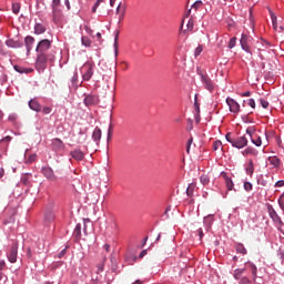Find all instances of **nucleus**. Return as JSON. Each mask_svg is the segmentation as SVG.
Here are the masks:
<instances>
[{
	"label": "nucleus",
	"instance_id": "f257e3e1",
	"mask_svg": "<svg viewBox=\"0 0 284 284\" xmlns=\"http://www.w3.org/2000/svg\"><path fill=\"white\" fill-rule=\"evenodd\" d=\"M55 59V55L53 54H48V53H38V57L36 59V69L39 72L45 71L48 67V62L51 61L53 62Z\"/></svg>",
	"mask_w": 284,
	"mask_h": 284
},
{
	"label": "nucleus",
	"instance_id": "f03ea898",
	"mask_svg": "<svg viewBox=\"0 0 284 284\" xmlns=\"http://www.w3.org/2000/svg\"><path fill=\"white\" fill-rule=\"evenodd\" d=\"M225 139L236 149H243L247 145V139L245 136L232 138V134L229 132L226 133Z\"/></svg>",
	"mask_w": 284,
	"mask_h": 284
},
{
	"label": "nucleus",
	"instance_id": "7ed1b4c3",
	"mask_svg": "<svg viewBox=\"0 0 284 284\" xmlns=\"http://www.w3.org/2000/svg\"><path fill=\"white\" fill-rule=\"evenodd\" d=\"M52 47V41L48 40V39H44V40H41L37 48H36V51L41 54V53H47Z\"/></svg>",
	"mask_w": 284,
	"mask_h": 284
},
{
	"label": "nucleus",
	"instance_id": "20e7f679",
	"mask_svg": "<svg viewBox=\"0 0 284 284\" xmlns=\"http://www.w3.org/2000/svg\"><path fill=\"white\" fill-rule=\"evenodd\" d=\"M226 104L229 106V110L231 113L237 115L239 113H241V104H239V102L232 98H226Z\"/></svg>",
	"mask_w": 284,
	"mask_h": 284
},
{
	"label": "nucleus",
	"instance_id": "39448f33",
	"mask_svg": "<svg viewBox=\"0 0 284 284\" xmlns=\"http://www.w3.org/2000/svg\"><path fill=\"white\" fill-rule=\"evenodd\" d=\"M81 72L83 81H90L91 77L93 75V65L91 63H85L82 67Z\"/></svg>",
	"mask_w": 284,
	"mask_h": 284
},
{
	"label": "nucleus",
	"instance_id": "423d86ee",
	"mask_svg": "<svg viewBox=\"0 0 284 284\" xmlns=\"http://www.w3.org/2000/svg\"><path fill=\"white\" fill-rule=\"evenodd\" d=\"M201 81L205 90L209 92H213L215 90V85L209 75L201 74Z\"/></svg>",
	"mask_w": 284,
	"mask_h": 284
},
{
	"label": "nucleus",
	"instance_id": "0eeeda50",
	"mask_svg": "<svg viewBox=\"0 0 284 284\" xmlns=\"http://www.w3.org/2000/svg\"><path fill=\"white\" fill-rule=\"evenodd\" d=\"M55 217H57V215H55V212L53 211V209L52 207L47 209L44 212V217H43L44 224L45 225L52 224L55 221Z\"/></svg>",
	"mask_w": 284,
	"mask_h": 284
},
{
	"label": "nucleus",
	"instance_id": "6e6552de",
	"mask_svg": "<svg viewBox=\"0 0 284 284\" xmlns=\"http://www.w3.org/2000/svg\"><path fill=\"white\" fill-rule=\"evenodd\" d=\"M18 250H19V244L18 243H14L10 248V252H9V255H8V261L11 264L17 263V261H18Z\"/></svg>",
	"mask_w": 284,
	"mask_h": 284
},
{
	"label": "nucleus",
	"instance_id": "1a4fd4ad",
	"mask_svg": "<svg viewBox=\"0 0 284 284\" xmlns=\"http://www.w3.org/2000/svg\"><path fill=\"white\" fill-rule=\"evenodd\" d=\"M270 216L277 224V229L282 232V226L284 225V223L273 209H270Z\"/></svg>",
	"mask_w": 284,
	"mask_h": 284
},
{
	"label": "nucleus",
	"instance_id": "9d476101",
	"mask_svg": "<svg viewBox=\"0 0 284 284\" xmlns=\"http://www.w3.org/2000/svg\"><path fill=\"white\" fill-rule=\"evenodd\" d=\"M250 41H251V37L246 36V34H242L240 43H241L242 49L245 50L246 52H251Z\"/></svg>",
	"mask_w": 284,
	"mask_h": 284
},
{
	"label": "nucleus",
	"instance_id": "9b49d317",
	"mask_svg": "<svg viewBox=\"0 0 284 284\" xmlns=\"http://www.w3.org/2000/svg\"><path fill=\"white\" fill-rule=\"evenodd\" d=\"M42 173L50 181H55L57 180V178L54 175V171H53V169H50V166H43L42 168Z\"/></svg>",
	"mask_w": 284,
	"mask_h": 284
},
{
	"label": "nucleus",
	"instance_id": "f8f14e48",
	"mask_svg": "<svg viewBox=\"0 0 284 284\" xmlns=\"http://www.w3.org/2000/svg\"><path fill=\"white\" fill-rule=\"evenodd\" d=\"M85 106H93L99 104V98L98 95H87L84 99Z\"/></svg>",
	"mask_w": 284,
	"mask_h": 284
},
{
	"label": "nucleus",
	"instance_id": "ddd939ff",
	"mask_svg": "<svg viewBox=\"0 0 284 284\" xmlns=\"http://www.w3.org/2000/svg\"><path fill=\"white\" fill-rule=\"evenodd\" d=\"M36 42V39L31 36H28L26 39H24V44H26V48H27V53L30 54L31 50L33 49V44Z\"/></svg>",
	"mask_w": 284,
	"mask_h": 284
},
{
	"label": "nucleus",
	"instance_id": "4468645a",
	"mask_svg": "<svg viewBox=\"0 0 284 284\" xmlns=\"http://www.w3.org/2000/svg\"><path fill=\"white\" fill-rule=\"evenodd\" d=\"M71 158H73L75 161H83L84 153L80 149H75L71 151Z\"/></svg>",
	"mask_w": 284,
	"mask_h": 284
},
{
	"label": "nucleus",
	"instance_id": "2eb2a0df",
	"mask_svg": "<svg viewBox=\"0 0 284 284\" xmlns=\"http://www.w3.org/2000/svg\"><path fill=\"white\" fill-rule=\"evenodd\" d=\"M13 69L19 73V74H31L33 72V69L31 68H24L22 65H14Z\"/></svg>",
	"mask_w": 284,
	"mask_h": 284
},
{
	"label": "nucleus",
	"instance_id": "dca6fc26",
	"mask_svg": "<svg viewBox=\"0 0 284 284\" xmlns=\"http://www.w3.org/2000/svg\"><path fill=\"white\" fill-rule=\"evenodd\" d=\"M244 268H246V271H251L252 277H253L254 280L257 277V268H256V266H255L253 263L247 262V263L245 264V267H244Z\"/></svg>",
	"mask_w": 284,
	"mask_h": 284
},
{
	"label": "nucleus",
	"instance_id": "f3484780",
	"mask_svg": "<svg viewBox=\"0 0 284 284\" xmlns=\"http://www.w3.org/2000/svg\"><path fill=\"white\" fill-rule=\"evenodd\" d=\"M47 32V27L43 23L34 24V34L40 36Z\"/></svg>",
	"mask_w": 284,
	"mask_h": 284
},
{
	"label": "nucleus",
	"instance_id": "a211bd4d",
	"mask_svg": "<svg viewBox=\"0 0 284 284\" xmlns=\"http://www.w3.org/2000/svg\"><path fill=\"white\" fill-rule=\"evenodd\" d=\"M29 108L34 112H41V104L37 100L29 101Z\"/></svg>",
	"mask_w": 284,
	"mask_h": 284
},
{
	"label": "nucleus",
	"instance_id": "6ab92c4d",
	"mask_svg": "<svg viewBox=\"0 0 284 284\" xmlns=\"http://www.w3.org/2000/svg\"><path fill=\"white\" fill-rule=\"evenodd\" d=\"M245 272H246V268H236L233 273V277L236 280V281H240L243 278V275H245Z\"/></svg>",
	"mask_w": 284,
	"mask_h": 284
},
{
	"label": "nucleus",
	"instance_id": "aec40b11",
	"mask_svg": "<svg viewBox=\"0 0 284 284\" xmlns=\"http://www.w3.org/2000/svg\"><path fill=\"white\" fill-rule=\"evenodd\" d=\"M223 178L225 180L227 191L234 190V182L232 181V179H230L226 173H223Z\"/></svg>",
	"mask_w": 284,
	"mask_h": 284
},
{
	"label": "nucleus",
	"instance_id": "412c9836",
	"mask_svg": "<svg viewBox=\"0 0 284 284\" xmlns=\"http://www.w3.org/2000/svg\"><path fill=\"white\" fill-rule=\"evenodd\" d=\"M246 133L252 138V143L256 146H261L262 145V139L260 136H257L256 139L253 138L252 135V130L248 128L246 129Z\"/></svg>",
	"mask_w": 284,
	"mask_h": 284
},
{
	"label": "nucleus",
	"instance_id": "4be33fe9",
	"mask_svg": "<svg viewBox=\"0 0 284 284\" xmlns=\"http://www.w3.org/2000/svg\"><path fill=\"white\" fill-rule=\"evenodd\" d=\"M6 45L9 48H21L23 44L20 41H14L10 39L6 41Z\"/></svg>",
	"mask_w": 284,
	"mask_h": 284
},
{
	"label": "nucleus",
	"instance_id": "5701e85b",
	"mask_svg": "<svg viewBox=\"0 0 284 284\" xmlns=\"http://www.w3.org/2000/svg\"><path fill=\"white\" fill-rule=\"evenodd\" d=\"M52 145H53L54 150H61V149H63V141H61V139H59V138L53 139Z\"/></svg>",
	"mask_w": 284,
	"mask_h": 284
},
{
	"label": "nucleus",
	"instance_id": "b1692460",
	"mask_svg": "<svg viewBox=\"0 0 284 284\" xmlns=\"http://www.w3.org/2000/svg\"><path fill=\"white\" fill-rule=\"evenodd\" d=\"M102 136V131L99 128H95V130L92 133V138L95 142H99L101 140Z\"/></svg>",
	"mask_w": 284,
	"mask_h": 284
},
{
	"label": "nucleus",
	"instance_id": "393cba45",
	"mask_svg": "<svg viewBox=\"0 0 284 284\" xmlns=\"http://www.w3.org/2000/svg\"><path fill=\"white\" fill-rule=\"evenodd\" d=\"M242 154H243L244 156H247V155H256L257 152H256V150H255L254 148L247 146L244 151H242Z\"/></svg>",
	"mask_w": 284,
	"mask_h": 284
},
{
	"label": "nucleus",
	"instance_id": "a878e982",
	"mask_svg": "<svg viewBox=\"0 0 284 284\" xmlns=\"http://www.w3.org/2000/svg\"><path fill=\"white\" fill-rule=\"evenodd\" d=\"M7 268V264L4 260H0V281L3 280L4 274L2 273Z\"/></svg>",
	"mask_w": 284,
	"mask_h": 284
},
{
	"label": "nucleus",
	"instance_id": "bb28decb",
	"mask_svg": "<svg viewBox=\"0 0 284 284\" xmlns=\"http://www.w3.org/2000/svg\"><path fill=\"white\" fill-rule=\"evenodd\" d=\"M268 162L275 168H278L280 165V160L277 156H270Z\"/></svg>",
	"mask_w": 284,
	"mask_h": 284
},
{
	"label": "nucleus",
	"instance_id": "cd10ccee",
	"mask_svg": "<svg viewBox=\"0 0 284 284\" xmlns=\"http://www.w3.org/2000/svg\"><path fill=\"white\" fill-rule=\"evenodd\" d=\"M235 250H236V252H239V254H243V255H245L246 254V248H245V246L243 245V244H237L236 246H235Z\"/></svg>",
	"mask_w": 284,
	"mask_h": 284
},
{
	"label": "nucleus",
	"instance_id": "c85d7f7f",
	"mask_svg": "<svg viewBox=\"0 0 284 284\" xmlns=\"http://www.w3.org/2000/svg\"><path fill=\"white\" fill-rule=\"evenodd\" d=\"M20 9H21L20 2H13V3H12V12H13L14 14H18V13L20 12Z\"/></svg>",
	"mask_w": 284,
	"mask_h": 284
},
{
	"label": "nucleus",
	"instance_id": "c756f323",
	"mask_svg": "<svg viewBox=\"0 0 284 284\" xmlns=\"http://www.w3.org/2000/svg\"><path fill=\"white\" fill-rule=\"evenodd\" d=\"M253 172H254V164H253L252 160H250L248 166L246 168V173H247V175L252 176Z\"/></svg>",
	"mask_w": 284,
	"mask_h": 284
},
{
	"label": "nucleus",
	"instance_id": "7c9ffc66",
	"mask_svg": "<svg viewBox=\"0 0 284 284\" xmlns=\"http://www.w3.org/2000/svg\"><path fill=\"white\" fill-rule=\"evenodd\" d=\"M119 34H120V32L116 31V32H115V39H114V49H115V55H116V57H118V54H119V44H118Z\"/></svg>",
	"mask_w": 284,
	"mask_h": 284
},
{
	"label": "nucleus",
	"instance_id": "2f4dec72",
	"mask_svg": "<svg viewBox=\"0 0 284 284\" xmlns=\"http://www.w3.org/2000/svg\"><path fill=\"white\" fill-rule=\"evenodd\" d=\"M61 6V0H52V10L53 12H57L58 9L60 8Z\"/></svg>",
	"mask_w": 284,
	"mask_h": 284
},
{
	"label": "nucleus",
	"instance_id": "473e14b6",
	"mask_svg": "<svg viewBox=\"0 0 284 284\" xmlns=\"http://www.w3.org/2000/svg\"><path fill=\"white\" fill-rule=\"evenodd\" d=\"M73 234L77 239H80V236H81V224H77V226L73 231Z\"/></svg>",
	"mask_w": 284,
	"mask_h": 284
},
{
	"label": "nucleus",
	"instance_id": "72a5a7b5",
	"mask_svg": "<svg viewBox=\"0 0 284 284\" xmlns=\"http://www.w3.org/2000/svg\"><path fill=\"white\" fill-rule=\"evenodd\" d=\"M222 146H223V143H222L221 140L214 141V143H213V150L214 151H217V150L222 149Z\"/></svg>",
	"mask_w": 284,
	"mask_h": 284
},
{
	"label": "nucleus",
	"instance_id": "f704fd0d",
	"mask_svg": "<svg viewBox=\"0 0 284 284\" xmlns=\"http://www.w3.org/2000/svg\"><path fill=\"white\" fill-rule=\"evenodd\" d=\"M203 2L202 0H196L195 3L192 4V9H194L195 11H197L200 8H202Z\"/></svg>",
	"mask_w": 284,
	"mask_h": 284
},
{
	"label": "nucleus",
	"instance_id": "c9c22d12",
	"mask_svg": "<svg viewBox=\"0 0 284 284\" xmlns=\"http://www.w3.org/2000/svg\"><path fill=\"white\" fill-rule=\"evenodd\" d=\"M81 43H82L84 47H90V45H91V40H90L88 37H82V38H81Z\"/></svg>",
	"mask_w": 284,
	"mask_h": 284
},
{
	"label": "nucleus",
	"instance_id": "e433bc0d",
	"mask_svg": "<svg viewBox=\"0 0 284 284\" xmlns=\"http://www.w3.org/2000/svg\"><path fill=\"white\" fill-rule=\"evenodd\" d=\"M195 190V185L190 184L186 189V195L192 196Z\"/></svg>",
	"mask_w": 284,
	"mask_h": 284
},
{
	"label": "nucleus",
	"instance_id": "4c0bfd02",
	"mask_svg": "<svg viewBox=\"0 0 284 284\" xmlns=\"http://www.w3.org/2000/svg\"><path fill=\"white\" fill-rule=\"evenodd\" d=\"M244 103H246L250 108L255 110L256 104H255L254 99H247V100L244 101Z\"/></svg>",
	"mask_w": 284,
	"mask_h": 284
},
{
	"label": "nucleus",
	"instance_id": "58836bf2",
	"mask_svg": "<svg viewBox=\"0 0 284 284\" xmlns=\"http://www.w3.org/2000/svg\"><path fill=\"white\" fill-rule=\"evenodd\" d=\"M200 182L203 184V185H207L210 183V178L207 175H202L200 178Z\"/></svg>",
	"mask_w": 284,
	"mask_h": 284
},
{
	"label": "nucleus",
	"instance_id": "ea45409f",
	"mask_svg": "<svg viewBox=\"0 0 284 284\" xmlns=\"http://www.w3.org/2000/svg\"><path fill=\"white\" fill-rule=\"evenodd\" d=\"M36 161H37V154L33 153V154H30V155L28 156V159L26 160V163H33V162H36Z\"/></svg>",
	"mask_w": 284,
	"mask_h": 284
},
{
	"label": "nucleus",
	"instance_id": "a19ab883",
	"mask_svg": "<svg viewBox=\"0 0 284 284\" xmlns=\"http://www.w3.org/2000/svg\"><path fill=\"white\" fill-rule=\"evenodd\" d=\"M116 12L120 13L121 18L123 19L125 14V8L120 4L116 9Z\"/></svg>",
	"mask_w": 284,
	"mask_h": 284
},
{
	"label": "nucleus",
	"instance_id": "79ce46f5",
	"mask_svg": "<svg viewBox=\"0 0 284 284\" xmlns=\"http://www.w3.org/2000/svg\"><path fill=\"white\" fill-rule=\"evenodd\" d=\"M106 261V257H104L103 262L98 264V274L102 273L104 271V263Z\"/></svg>",
	"mask_w": 284,
	"mask_h": 284
},
{
	"label": "nucleus",
	"instance_id": "37998d69",
	"mask_svg": "<svg viewBox=\"0 0 284 284\" xmlns=\"http://www.w3.org/2000/svg\"><path fill=\"white\" fill-rule=\"evenodd\" d=\"M260 103L264 110L268 109L270 103L266 100L260 99Z\"/></svg>",
	"mask_w": 284,
	"mask_h": 284
},
{
	"label": "nucleus",
	"instance_id": "c03bdc74",
	"mask_svg": "<svg viewBox=\"0 0 284 284\" xmlns=\"http://www.w3.org/2000/svg\"><path fill=\"white\" fill-rule=\"evenodd\" d=\"M42 113H43L44 115L51 114V113H52V108H51V106H44V108L42 109Z\"/></svg>",
	"mask_w": 284,
	"mask_h": 284
},
{
	"label": "nucleus",
	"instance_id": "a18cd8bd",
	"mask_svg": "<svg viewBox=\"0 0 284 284\" xmlns=\"http://www.w3.org/2000/svg\"><path fill=\"white\" fill-rule=\"evenodd\" d=\"M194 109H195L197 114L201 113V108H200V104L197 102V95H195Z\"/></svg>",
	"mask_w": 284,
	"mask_h": 284
},
{
	"label": "nucleus",
	"instance_id": "49530a36",
	"mask_svg": "<svg viewBox=\"0 0 284 284\" xmlns=\"http://www.w3.org/2000/svg\"><path fill=\"white\" fill-rule=\"evenodd\" d=\"M250 283H251V281L248 280L247 276H243V277L240 280V282H239V284H250Z\"/></svg>",
	"mask_w": 284,
	"mask_h": 284
},
{
	"label": "nucleus",
	"instance_id": "de8ad7c7",
	"mask_svg": "<svg viewBox=\"0 0 284 284\" xmlns=\"http://www.w3.org/2000/svg\"><path fill=\"white\" fill-rule=\"evenodd\" d=\"M252 189H253V186H252V184H251L250 182H244V190H245L246 192L252 191Z\"/></svg>",
	"mask_w": 284,
	"mask_h": 284
},
{
	"label": "nucleus",
	"instance_id": "09e8293b",
	"mask_svg": "<svg viewBox=\"0 0 284 284\" xmlns=\"http://www.w3.org/2000/svg\"><path fill=\"white\" fill-rule=\"evenodd\" d=\"M234 47H236V38H232L229 42V48L233 49Z\"/></svg>",
	"mask_w": 284,
	"mask_h": 284
},
{
	"label": "nucleus",
	"instance_id": "8fccbe9b",
	"mask_svg": "<svg viewBox=\"0 0 284 284\" xmlns=\"http://www.w3.org/2000/svg\"><path fill=\"white\" fill-rule=\"evenodd\" d=\"M186 27H187V30H193V29H194V20H193V19H190V20L187 21Z\"/></svg>",
	"mask_w": 284,
	"mask_h": 284
},
{
	"label": "nucleus",
	"instance_id": "3c124183",
	"mask_svg": "<svg viewBox=\"0 0 284 284\" xmlns=\"http://www.w3.org/2000/svg\"><path fill=\"white\" fill-rule=\"evenodd\" d=\"M112 133H113V129H112V124H110V128L108 130V142L112 140Z\"/></svg>",
	"mask_w": 284,
	"mask_h": 284
},
{
	"label": "nucleus",
	"instance_id": "603ef678",
	"mask_svg": "<svg viewBox=\"0 0 284 284\" xmlns=\"http://www.w3.org/2000/svg\"><path fill=\"white\" fill-rule=\"evenodd\" d=\"M78 79H79L78 73L74 72V73H73V77H72V79H71V82L73 83V85H77Z\"/></svg>",
	"mask_w": 284,
	"mask_h": 284
},
{
	"label": "nucleus",
	"instance_id": "864d4df0",
	"mask_svg": "<svg viewBox=\"0 0 284 284\" xmlns=\"http://www.w3.org/2000/svg\"><path fill=\"white\" fill-rule=\"evenodd\" d=\"M104 2V0H97L95 6L92 9V12L95 13L97 8L100 6V3Z\"/></svg>",
	"mask_w": 284,
	"mask_h": 284
},
{
	"label": "nucleus",
	"instance_id": "5fc2aeb1",
	"mask_svg": "<svg viewBox=\"0 0 284 284\" xmlns=\"http://www.w3.org/2000/svg\"><path fill=\"white\" fill-rule=\"evenodd\" d=\"M197 234H199V237H200V240H202L203 237H204V231H203V229H197Z\"/></svg>",
	"mask_w": 284,
	"mask_h": 284
},
{
	"label": "nucleus",
	"instance_id": "6e6d98bb",
	"mask_svg": "<svg viewBox=\"0 0 284 284\" xmlns=\"http://www.w3.org/2000/svg\"><path fill=\"white\" fill-rule=\"evenodd\" d=\"M270 13H271L272 23H276L277 22L276 16L272 11H270Z\"/></svg>",
	"mask_w": 284,
	"mask_h": 284
},
{
	"label": "nucleus",
	"instance_id": "4d7b16f0",
	"mask_svg": "<svg viewBox=\"0 0 284 284\" xmlns=\"http://www.w3.org/2000/svg\"><path fill=\"white\" fill-rule=\"evenodd\" d=\"M203 52V48L199 47L195 49V57L200 55Z\"/></svg>",
	"mask_w": 284,
	"mask_h": 284
},
{
	"label": "nucleus",
	"instance_id": "13d9d810",
	"mask_svg": "<svg viewBox=\"0 0 284 284\" xmlns=\"http://www.w3.org/2000/svg\"><path fill=\"white\" fill-rule=\"evenodd\" d=\"M122 69L128 70L129 69V63L126 61L121 62Z\"/></svg>",
	"mask_w": 284,
	"mask_h": 284
},
{
	"label": "nucleus",
	"instance_id": "bf43d9fd",
	"mask_svg": "<svg viewBox=\"0 0 284 284\" xmlns=\"http://www.w3.org/2000/svg\"><path fill=\"white\" fill-rule=\"evenodd\" d=\"M63 256H65V248L62 250L58 255L59 258H63Z\"/></svg>",
	"mask_w": 284,
	"mask_h": 284
},
{
	"label": "nucleus",
	"instance_id": "052dcab7",
	"mask_svg": "<svg viewBox=\"0 0 284 284\" xmlns=\"http://www.w3.org/2000/svg\"><path fill=\"white\" fill-rule=\"evenodd\" d=\"M83 222H84V229H83V231H84V233L87 234V223H90V220L87 219V220H83Z\"/></svg>",
	"mask_w": 284,
	"mask_h": 284
},
{
	"label": "nucleus",
	"instance_id": "680f3d73",
	"mask_svg": "<svg viewBox=\"0 0 284 284\" xmlns=\"http://www.w3.org/2000/svg\"><path fill=\"white\" fill-rule=\"evenodd\" d=\"M276 187H282L284 186V181H278L276 184H275Z\"/></svg>",
	"mask_w": 284,
	"mask_h": 284
},
{
	"label": "nucleus",
	"instance_id": "e2e57ef3",
	"mask_svg": "<svg viewBox=\"0 0 284 284\" xmlns=\"http://www.w3.org/2000/svg\"><path fill=\"white\" fill-rule=\"evenodd\" d=\"M146 254H148L146 250L142 251L140 254V258H144V256H146Z\"/></svg>",
	"mask_w": 284,
	"mask_h": 284
},
{
	"label": "nucleus",
	"instance_id": "0e129e2a",
	"mask_svg": "<svg viewBox=\"0 0 284 284\" xmlns=\"http://www.w3.org/2000/svg\"><path fill=\"white\" fill-rule=\"evenodd\" d=\"M104 250H105V252H110V250H111V245L110 244H104Z\"/></svg>",
	"mask_w": 284,
	"mask_h": 284
},
{
	"label": "nucleus",
	"instance_id": "69168bd1",
	"mask_svg": "<svg viewBox=\"0 0 284 284\" xmlns=\"http://www.w3.org/2000/svg\"><path fill=\"white\" fill-rule=\"evenodd\" d=\"M250 95H251V92H250V91H246V92L242 93V97H243V98H250Z\"/></svg>",
	"mask_w": 284,
	"mask_h": 284
},
{
	"label": "nucleus",
	"instance_id": "338daca9",
	"mask_svg": "<svg viewBox=\"0 0 284 284\" xmlns=\"http://www.w3.org/2000/svg\"><path fill=\"white\" fill-rule=\"evenodd\" d=\"M263 45L266 47V48H268V47H271V43L267 42V41H263Z\"/></svg>",
	"mask_w": 284,
	"mask_h": 284
},
{
	"label": "nucleus",
	"instance_id": "774afa93",
	"mask_svg": "<svg viewBox=\"0 0 284 284\" xmlns=\"http://www.w3.org/2000/svg\"><path fill=\"white\" fill-rule=\"evenodd\" d=\"M133 284H143V282L140 280H136Z\"/></svg>",
	"mask_w": 284,
	"mask_h": 284
}]
</instances>
